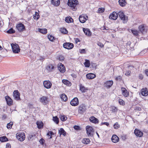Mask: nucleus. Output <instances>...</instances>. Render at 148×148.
Masks as SVG:
<instances>
[{"mask_svg":"<svg viewBox=\"0 0 148 148\" xmlns=\"http://www.w3.org/2000/svg\"><path fill=\"white\" fill-rule=\"evenodd\" d=\"M139 78L140 79H142L143 78V75L142 74H140L139 75Z\"/></svg>","mask_w":148,"mask_h":148,"instance_id":"obj_60","label":"nucleus"},{"mask_svg":"<svg viewBox=\"0 0 148 148\" xmlns=\"http://www.w3.org/2000/svg\"><path fill=\"white\" fill-rule=\"evenodd\" d=\"M49 132H50V134L51 135V136H50L49 138H52V135H54L53 133L51 131H49Z\"/></svg>","mask_w":148,"mask_h":148,"instance_id":"obj_61","label":"nucleus"},{"mask_svg":"<svg viewBox=\"0 0 148 148\" xmlns=\"http://www.w3.org/2000/svg\"><path fill=\"white\" fill-rule=\"evenodd\" d=\"M101 125H105L107 126H108L109 125V123L108 122H102L101 123Z\"/></svg>","mask_w":148,"mask_h":148,"instance_id":"obj_58","label":"nucleus"},{"mask_svg":"<svg viewBox=\"0 0 148 148\" xmlns=\"http://www.w3.org/2000/svg\"><path fill=\"white\" fill-rule=\"evenodd\" d=\"M40 18V16L39 14L37 12H35V13L34 15V19L36 20H38Z\"/></svg>","mask_w":148,"mask_h":148,"instance_id":"obj_40","label":"nucleus"},{"mask_svg":"<svg viewBox=\"0 0 148 148\" xmlns=\"http://www.w3.org/2000/svg\"><path fill=\"white\" fill-rule=\"evenodd\" d=\"M43 84L44 87L47 89L50 88L52 86L51 83L49 80L44 81Z\"/></svg>","mask_w":148,"mask_h":148,"instance_id":"obj_12","label":"nucleus"},{"mask_svg":"<svg viewBox=\"0 0 148 148\" xmlns=\"http://www.w3.org/2000/svg\"><path fill=\"white\" fill-rule=\"evenodd\" d=\"M79 89L82 92L84 93L86 92V90H88V88H85L81 84L79 85Z\"/></svg>","mask_w":148,"mask_h":148,"instance_id":"obj_26","label":"nucleus"},{"mask_svg":"<svg viewBox=\"0 0 148 148\" xmlns=\"http://www.w3.org/2000/svg\"><path fill=\"white\" fill-rule=\"evenodd\" d=\"M73 128L75 130H81V128L78 125H75L74 126Z\"/></svg>","mask_w":148,"mask_h":148,"instance_id":"obj_51","label":"nucleus"},{"mask_svg":"<svg viewBox=\"0 0 148 148\" xmlns=\"http://www.w3.org/2000/svg\"><path fill=\"white\" fill-rule=\"evenodd\" d=\"M6 118V116L5 114H4L2 115V119H5Z\"/></svg>","mask_w":148,"mask_h":148,"instance_id":"obj_64","label":"nucleus"},{"mask_svg":"<svg viewBox=\"0 0 148 148\" xmlns=\"http://www.w3.org/2000/svg\"><path fill=\"white\" fill-rule=\"evenodd\" d=\"M119 102L120 105H123L125 104L124 101L121 99H119Z\"/></svg>","mask_w":148,"mask_h":148,"instance_id":"obj_53","label":"nucleus"},{"mask_svg":"<svg viewBox=\"0 0 148 148\" xmlns=\"http://www.w3.org/2000/svg\"><path fill=\"white\" fill-rule=\"evenodd\" d=\"M13 96L15 99L17 101L21 100L19 92L17 90L14 91L13 92Z\"/></svg>","mask_w":148,"mask_h":148,"instance_id":"obj_9","label":"nucleus"},{"mask_svg":"<svg viewBox=\"0 0 148 148\" xmlns=\"http://www.w3.org/2000/svg\"><path fill=\"white\" fill-rule=\"evenodd\" d=\"M96 76V75L92 73H88L86 75V78L89 79H93L95 78Z\"/></svg>","mask_w":148,"mask_h":148,"instance_id":"obj_18","label":"nucleus"},{"mask_svg":"<svg viewBox=\"0 0 148 148\" xmlns=\"http://www.w3.org/2000/svg\"><path fill=\"white\" fill-rule=\"evenodd\" d=\"M130 72L129 71H126V73H125V75L126 76H129L130 75Z\"/></svg>","mask_w":148,"mask_h":148,"instance_id":"obj_57","label":"nucleus"},{"mask_svg":"<svg viewBox=\"0 0 148 148\" xmlns=\"http://www.w3.org/2000/svg\"><path fill=\"white\" fill-rule=\"evenodd\" d=\"M15 32V31L12 28H10L8 30L6 31V33L9 34H14Z\"/></svg>","mask_w":148,"mask_h":148,"instance_id":"obj_37","label":"nucleus"},{"mask_svg":"<svg viewBox=\"0 0 148 148\" xmlns=\"http://www.w3.org/2000/svg\"><path fill=\"white\" fill-rule=\"evenodd\" d=\"M86 108L85 104H82L79 107L78 112L81 114H83L86 110Z\"/></svg>","mask_w":148,"mask_h":148,"instance_id":"obj_10","label":"nucleus"},{"mask_svg":"<svg viewBox=\"0 0 148 148\" xmlns=\"http://www.w3.org/2000/svg\"><path fill=\"white\" fill-rule=\"evenodd\" d=\"M79 4L77 0H68L67 5L71 8L73 11H76L77 9L76 5Z\"/></svg>","mask_w":148,"mask_h":148,"instance_id":"obj_1","label":"nucleus"},{"mask_svg":"<svg viewBox=\"0 0 148 148\" xmlns=\"http://www.w3.org/2000/svg\"><path fill=\"white\" fill-rule=\"evenodd\" d=\"M58 69L60 72L62 73H64L65 72V68L64 65L61 63H60V66L58 67Z\"/></svg>","mask_w":148,"mask_h":148,"instance_id":"obj_17","label":"nucleus"},{"mask_svg":"<svg viewBox=\"0 0 148 148\" xmlns=\"http://www.w3.org/2000/svg\"><path fill=\"white\" fill-rule=\"evenodd\" d=\"M17 139L21 141H23L25 139V135L23 132H18L16 134Z\"/></svg>","mask_w":148,"mask_h":148,"instance_id":"obj_3","label":"nucleus"},{"mask_svg":"<svg viewBox=\"0 0 148 148\" xmlns=\"http://www.w3.org/2000/svg\"><path fill=\"white\" fill-rule=\"evenodd\" d=\"M105 10V8H98L97 13H101L103 12Z\"/></svg>","mask_w":148,"mask_h":148,"instance_id":"obj_47","label":"nucleus"},{"mask_svg":"<svg viewBox=\"0 0 148 148\" xmlns=\"http://www.w3.org/2000/svg\"><path fill=\"white\" fill-rule=\"evenodd\" d=\"M59 133L60 135H63L64 136L66 135V132L62 128H61L59 130Z\"/></svg>","mask_w":148,"mask_h":148,"instance_id":"obj_29","label":"nucleus"},{"mask_svg":"<svg viewBox=\"0 0 148 148\" xmlns=\"http://www.w3.org/2000/svg\"><path fill=\"white\" fill-rule=\"evenodd\" d=\"M64 58V56L62 55H59L57 56V59L61 61H63Z\"/></svg>","mask_w":148,"mask_h":148,"instance_id":"obj_42","label":"nucleus"},{"mask_svg":"<svg viewBox=\"0 0 148 148\" xmlns=\"http://www.w3.org/2000/svg\"><path fill=\"white\" fill-rule=\"evenodd\" d=\"M6 148H11V145L10 144L7 143L6 144Z\"/></svg>","mask_w":148,"mask_h":148,"instance_id":"obj_56","label":"nucleus"},{"mask_svg":"<svg viewBox=\"0 0 148 148\" xmlns=\"http://www.w3.org/2000/svg\"><path fill=\"white\" fill-rule=\"evenodd\" d=\"M48 38L49 39V40L51 41H53L55 39V38L53 36L50 35H48Z\"/></svg>","mask_w":148,"mask_h":148,"instance_id":"obj_49","label":"nucleus"},{"mask_svg":"<svg viewBox=\"0 0 148 148\" xmlns=\"http://www.w3.org/2000/svg\"><path fill=\"white\" fill-rule=\"evenodd\" d=\"M85 52V50L84 49H82L80 51V53H84Z\"/></svg>","mask_w":148,"mask_h":148,"instance_id":"obj_63","label":"nucleus"},{"mask_svg":"<svg viewBox=\"0 0 148 148\" xmlns=\"http://www.w3.org/2000/svg\"><path fill=\"white\" fill-rule=\"evenodd\" d=\"M141 93L142 95L145 96L148 95V92L147 88H143L141 90Z\"/></svg>","mask_w":148,"mask_h":148,"instance_id":"obj_21","label":"nucleus"},{"mask_svg":"<svg viewBox=\"0 0 148 148\" xmlns=\"http://www.w3.org/2000/svg\"><path fill=\"white\" fill-rule=\"evenodd\" d=\"M8 140V139L5 136L0 137V141L2 142H6Z\"/></svg>","mask_w":148,"mask_h":148,"instance_id":"obj_35","label":"nucleus"},{"mask_svg":"<svg viewBox=\"0 0 148 148\" xmlns=\"http://www.w3.org/2000/svg\"><path fill=\"white\" fill-rule=\"evenodd\" d=\"M122 78V77L121 76H119L116 78V80L121 81Z\"/></svg>","mask_w":148,"mask_h":148,"instance_id":"obj_55","label":"nucleus"},{"mask_svg":"<svg viewBox=\"0 0 148 148\" xmlns=\"http://www.w3.org/2000/svg\"><path fill=\"white\" fill-rule=\"evenodd\" d=\"M11 46L14 53H18L20 51V49L18 45L12 43L11 44Z\"/></svg>","mask_w":148,"mask_h":148,"instance_id":"obj_4","label":"nucleus"},{"mask_svg":"<svg viewBox=\"0 0 148 148\" xmlns=\"http://www.w3.org/2000/svg\"><path fill=\"white\" fill-rule=\"evenodd\" d=\"M111 80L107 81L104 84V86L108 88H109L111 86Z\"/></svg>","mask_w":148,"mask_h":148,"instance_id":"obj_34","label":"nucleus"},{"mask_svg":"<svg viewBox=\"0 0 148 148\" xmlns=\"http://www.w3.org/2000/svg\"><path fill=\"white\" fill-rule=\"evenodd\" d=\"M65 21L66 23H69L73 22V20L70 16H67L65 18Z\"/></svg>","mask_w":148,"mask_h":148,"instance_id":"obj_28","label":"nucleus"},{"mask_svg":"<svg viewBox=\"0 0 148 148\" xmlns=\"http://www.w3.org/2000/svg\"><path fill=\"white\" fill-rule=\"evenodd\" d=\"M16 27L18 31L20 32H23L26 30L24 25L21 22L16 25Z\"/></svg>","mask_w":148,"mask_h":148,"instance_id":"obj_5","label":"nucleus"},{"mask_svg":"<svg viewBox=\"0 0 148 148\" xmlns=\"http://www.w3.org/2000/svg\"><path fill=\"white\" fill-rule=\"evenodd\" d=\"M60 98L62 101H66L68 99L67 96L64 94H63L61 95Z\"/></svg>","mask_w":148,"mask_h":148,"instance_id":"obj_31","label":"nucleus"},{"mask_svg":"<svg viewBox=\"0 0 148 148\" xmlns=\"http://www.w3.org/2000/svg\"><path fill=\"white\" fill-rule=\"evenodd\" d=\"M13 124V122H10L9 123H8L7 125V128L8 129H11Z\"/></svg>","mask_w":148,"mask_h":148,"instance_id":"obj_45","label":"nucleus"},{"mask_svg":"<svg viewBox=\"0 0 148 148\" xmlns=\"http://www.w3.org/2000/svg\"><path fill=\"white\" fill-rule=\"evenodd\" d=\"M53 120L57 124H58L59 123V119L57 116H53Z\"/></svg>","mask_w":148,"mask_h":148,"instance_id":"obj_44","label":"nucleus"},{"mask_svg":"<svg viewBox=\"0 0 148 148\" xmlns=\"http://www.w3.org/2000/svg\"><path fill=\"white\" fill-rule=\"evenodd\" d=\"M35 134H30L29 135V137H28V139L29 140H32V138L34 137L35 136Z\"/></svg>","mask_w":148,"mask_h":148,"instance_id":"obj_52","label":"nucleus"},{"mask_svg":"<svg viewBox=\"0 0 148 148\" xmlns=\"http://www.w3.org/2000/svg\"><path fill=\"white\" fill-rule=\"evenodd\" d=\"M39 32L43 34H45L47 33V29L45 28L43 29H39Z\"/></svg>","mask_w":148,"mask_h":148,"instance_id":"obj_41","label":"nucleus"},{"mask_svg":"<svg viewBox=\"0 0 148 148\" xmlns=\"http://www.w3.org/2000/svg\"><path fill=\"white\" fill-rule=\"evenodd\" d=\"M90 121L92 123L97 124L99 123V120L94 116H91L89 118Z\"/></svg>","mask_w":148,"mask_h":148,"instance_id":"obj_15","label":"nucleus"},{"mask_svg":"<svg viewBox=\"0 0 148 148\" xmlns=\"http://www.w3.org/2000/svg\"><path fill=\"white\" fill-rule=\"evenodd\" d=\"M118 110V109L116 107L114 106H112V112L114 113L116 112Z\"/></svg>","mask_w":148,"mask_h":148,"instance_id":"obj_48","label":"nucleus"},{"mask_svg":"<svg viewBox=\"0 0 148 148\" xmlns=\"http://www.w3.org/2000/svg\"><path fill=\"white\" fill-rule=\"evenodd\" d=\"M46 69L49 72H51L53 71L54 68V66L52 64H49L46 67Z\"/></svg>","mask_w":148,"mask_h":148,"instance_id":"obj_23","label":"nucleus"},{"mask_svg":"<svg viewBox=\"0 0 148 148\" xmlns=\"http://www.w3.org/2000/svg\"><path fill=\"white\" fill-rule=\"evenodd\" d=\"M131 32L133 35L135 36H138V35L139 32L135 29L132 30Z\"/></svg>","mask_w":148,"mask_h":148,"instance_id":"obj_39","label":"nucleus"},{"mask_svg":"<svg viewBox=\"0 0 148 148\" xmlns=\"http://www.w3.org/2000/svg\"><path fill=\"white\" fill-rule=\"evenodd\" d=\"M120 127V125L118 123L116 122L113 125V127L115 129H117L118 128H119Z\"/></svg>","mask_w":148,"mask_h":148,"instance_id":"obj_50","label":"nucleus"},{"mask_svg":"<svg viewBox=\"0 0 148 148\" xmlns=\"http://www.w3.org/2000/svg\"><path fill=\"white\" fill-rule=\"evenodd\" d=\"M82 142L84 144H87L90 143V139L88 138H84L82 141Z\"/></svg>","mask_w":148,"mask_h":148,"instance_id":"obj_32","label":"nucleus"},{"mask_svg":"<svg viewBox=\"0 0 148 148\" xmlns=\"http://www.w3.org/2000/svg\"><path fill=\"white\" fill-rule=\"evenodd\" d=\"M134 133L137 137H141L143 135V133L140 130L135 129L134 131Z\"/></svg>","mask_w":148,"mask_h":148,"instance_id":"obj_16","label":"nucleus"},{"mask_svg":"<svg viewBox=\"0 0 148 148\" xmlns=\"http://www.w3.org/2000/svg\"><path fill=\"white\" fill-rule=\"evenodd\" d=\"M118 14L121 19L123 21L124 23L127 22L128 21V17L124 15L123 12L120 11L118 13Z\"/></svg>","mask_w":148,"mask_h":148,"instance_id":"obj_7","label":"nucleus"},{"mask_svg":"<svg viewBox=\"0 0 148 148\" xmlns=\"http://www.w3.org/2000/svg\"><path fill=\"white\" fill-rule=\"evenodd\" d=\"M86 128L88 136L93 137L94 130L93 127L91 126L88 125L86 127Z\"/></svg>","mask_w":148,"mask_h":148,"instance_id":"obj_2","label":"nucleus"},{"mask_svg":"<svg viewBox=\"0 0 148 148\" xmlns=\"http://www.w3.org/2000/svg\"><path fill=\"white\" fill-rule=\"evenodd\" d=\"M98 45L101 47H103V45L101 43L99 42L97 44Z\"/></svg>","mask_w":148,"mask_h":148,"instance_id":"obj_62","label":"nucleus"},{"mask_svg":"<svg viewBox=\"0 0 148 148\" xmlns=\"http://www.w3.org/2000/svg\"><path fill=\"white\" fill-rule=\"evenodd\" d=\"M39 142L41 144L43 145L45 142V140L43 138H41L39 140Z\"/></svg>","mask_w":148,"mask_h":148,"instance_id":"obj_54","label":"nucleus"},{"mask_svg":"<svg viewBox=\"0 0 148 148\" xmlns=\"http://www.w3.org/2000/svg\"><path fill=\"white\" fill-rule=\"evenodd\" d=\"M85 67H88L90 66V61L88 60H85V62L84 63Z\"/></svg>","mask_w":148,"mask_h":148,"instance_id":"obj_38","label":"nucleus"},{"mask_svg":"<svg viewBox=\"0 0 148 148\" xmlns=\"http://www.w3.org/2000/svg\"><path fill=\"white\" fill-rule=\"evenodd\" d=\"M79 19L81 23H84L88 19V16L87 15H82L79 16Z\"/></svg>","mask_w":148,"mask_h":148,"instance_id":"obj_11","label":"nucleus"},{"mask_svg":"<svg viewBox=\"0 0 148 148\" xmlns=\"http://www.w3.org/2000/svg\"><path fill=\"white\" fill-rule=\"evenodd\" d=\"M121 90L122 91V94L125 97H127L129 95V93L126 90V89L124 87L121 88Z\"/></svg>","mask_w":148,"mask_h":148,"instance_id":"obj_20","label":"nucleus"},{"mask_svg":"<svg viewBox=\"0 0 148 148\" xmlns=\"http://www.w3.org/2000/svg\"><path fill=\"white\" fill-rule=\"evenodd\" d=\"M71 104L73 106H76L79 104V101L77 97L74 98L70 102Z\"/></svg>","mask_w":148,"mask_h":148,"instance_id":"obj_13","label":"nucleus"},{"mask_svg":"<svg viewBox=\"0 0 148 148\" xmlns=\"http://www.w3.org/2000/svg\"><path fill=\"white\" fill-rule=\"evenodd\" d=\"M40 101L44 105H46L49 102V98L47 96H42L39 98Z\"/></svg>","mask_w":148,"mask_h":148,"instance_id":"obj_6","label":"nucleus"},{"mask_svg":"<svg viewBox=\"0 0 148 148\" xmlns=\"http://www.w3.org/2000/svg\"><path fill=\"white\" fill-rule=\"evenodd\" d=\"M51 2L52 5L55 6H58L60 4V0H51Z\"/></svg>","mask_w":148,"mask_h":148,"instance_id":"obj_19","label":"nucleus"},{"mask_svg":"<svg viewBox=\"0 0 148 148\" xmlns=\"http://www.w3.org/2000/svg\"><path fill=\"white\" fill-rule=\"evenodd\" d=\"M71 75L74 78H76L77 77L76 75L74 73L71 74Z\"/></svg>","mask_w":148,"mask_h":148,"instance_id":"obj_59","label":"nucleus"},{"mask_svg":"<svg viewBox=\"0 0 148 148\" xmlns=\"http://www.w3.org/2000/svg\"><path fill=\"white\" fill-rule=\"evenodd\" d=\"M138 28L140 31L142 33L145 32L146 30L145 27L144 25H140L138 27Z\"/></svg>","mask_w":148,"mask_h":148,"instance_id":"obj_24","label":"nucleus"},{"mask_svg":"<svg viewBox=\"0 0 148 148\" xmlns=\"http://www.w3.org/2000/svg\"><path fill=\"white\" fill-rule=\"evenodd\" d=\"M83 30L85 34L88 36H90L91 35V32L90 30L88 29H86L83 28Z\"/></svg>","mask_w":148,"mask_h":148,"instance_id":"obj_25","label":"nucleus"},{"mask_svg":"<svg viewBox=\"0 0 148 148\" xmlns=\"http://www.w3.org/2000/svg\"><path fill=\"white\" fill-rule=\"evenodd\" d=\"M36 124L38 128L41 129L43 128V123L42 122H37L36 123Z\"/></svg>","mask_w":148,"mask_h":148,"instance_id":"obj_33","label":"nucleus"},{"mask_svg":"<svg viewBox=\"0 0 148 148\" xmlns=\"http://www.w3.org/2000/svg\"><path fill=\"white\" fill-rule=\"evenodd\" d=\"M5 98L8 105L10 106L13 104V100L9 96H6Z\"/></svg>","mask_w":148,"mask_h":148,"instance_id":"obj_14","label":"nucleus"},{"mask_svg":"<svg viewBox=\"0 0 148 148\" xmlns=\"http://www.w3.org/2000/svg\"><path fill=\"white\" fill-rule=\"evenodd\" d=\"M119 5L121 7H124L127 4L126 0H119Z\"/></svg>","mask_w":148,"mask_h":148,"instance_id":"obj_27","label":"nucleus"},{"mask_svg":"<svg viewBox=\"0 0 148 148\" xmlns=\"http://www.w3.org/2000/svg\"><path fill=\"white\" fill-rule=\"evenodd\" d=\"M60 30L62 33H63L64 34H66L68 32L67 29L64 28H61L60 29Z\"/></svg>","mask_w":148,"mask_h":148,"instance_id":"obj_46","label":"nucleus"},{"mask_svg":"<svg viewBox=\"0 0 148 148\" xmlns=\"http://www.w3.org/2000/svg\"><path fill=\"white\" fill-rule=\"evenodd\" d=\"M60 120L62 121H65L67 119V117L64 115H60Z\"/></svg>","mask_w":148,"mask_h":148,"instance_id":"obj_43","label":"nucleus"},{"mask_svg":"<svg viewBox=\"0 0 148 148\" xmlns=\"http://www.w3.org/2000/svg\"><path fill=\"white\" fill-rule=\"evenodd\" d=\"M118 17V15L116 12H114L112 13V19L115 20Z\"/></svg>","mask_w":148,"mask_h":148,"instance_id":"obj_30","label":"nucleus"},{"mask_svg":"<svg viewBox=\"0 0 148 148\" xmlns=\"http://www.w3.org/2000/svg\"><path fill=\"white\" fill-rule=\"evenodd\" d=\"M63 46V47L66 49H71L73 47L74 45L72 43L66 42L64 43Z\"/></svg>","mask_w":148,"mask_h":148,"instance_id":"obj_8","label":"nucleus"},{"mask_svg":"<svg viewBox=\"0 0 148 148\" xmlns=\"http://www.w3.org/2000/svg\"><path fill=\"white\" fill-rule=\"evenodd\" d=\"M62 82L64 84L69 86H71V82L67 80L63 79L62 80Z\"/></svg>","mask_w":148,"mask_h":148,"instance_id":"obj_36","label":"nucleus"},{"mask_svg":"<svg viewBox=\"0 0 148 148\" xmlns=\"http://www.w3.org/2000/svg\"><path fill=\"white\" fill-rule=\"evenodd\" d=\"M119 140V138L116 135H113L112 137V141L114 143L118 142Z\"/></svg>","mask_w":148,"mask_h":148,"instance_id":"obj_22","label":"nucleus"}]
</instances>
